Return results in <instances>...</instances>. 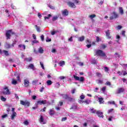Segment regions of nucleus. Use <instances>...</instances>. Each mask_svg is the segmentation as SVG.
Here are the masks:
<instances>
[{
  "label": "nucleus",
  "instance_id": "473e14b6",
  "mask_svg": "<svg viewBox=\"0 0 127 127\" xmlns=\"http://www.w3.org/2000/svg\"><path fill=\"white\" fill-rule=\"evenodd\" d=\"M96 76H97V77H99V78H102V74L100 72H96Z\"/></svg>",
  "mask_w": 127,
  "mask_h": 127
},
{
  "label": "nucleus",
  "instance_id": "f03ea898",
  "mask_svg": "<svg viewBox=\"0 0 127 127\" xmlns=\"http://www.w3.org/2000/svg\"><path fill=\"white\" fill-rule=\"evenodd\" d=\"M96 53L97 56H101L102 57H105L106 56V54L101 50H97Z\"/></svg>",
  "mask_w": 127,
  "mask_h": 127
},
{
  "label": "nucleus",
  "instance_id": "de8ad7c7",
  "mask_svg": "<svg viewBox=\"0 0 127 127\" xmlns=\"http://www.w3.org/2000/svg\"><path fill=\"white\" fill-rule=\"evenodd\" d=\"M55 87H56V88H59V87H60V84L59 83V82H58V83H57L56 84Z\"/></svg>",
  "mask_w": 127,
  "mask_h": 127
},
{
  "label": "nucleus",
  "instance_id": "2eb2a0df",
  "mask_svg": "<svg viewBox=\"0 0 127 127\" xmlns=\"http://www.w3.org/2000/svg\"><path fill=\"white\" fill-rule=\"evenodd\" d=\"M16 117V112H13L12 113V114L11 115L10 118H11V120L12 121H13V120H14V118Z\"/></svg>",
  "mask_w": 127,
  "mask_h": 127
},
{
  "label": "nucleus",
  "instance_id": "680f3d73",
  "mask_svg": "<svg viewBox=\"0 0 127 127\" xmlns=\"http://www.w3.org/2000/svg\"><path fill=\"white\" fill-rule=\"evenodd\" d=\"M15 97L17 100H19V97H18V95L17 94H15Z\"/></svg>",
  "mask_w": 127,
  "mask_h": 127
},
{
  "label": "nucleus",
  "instance_id": "c9c22d12",
  "mask_svg": "<svg viewBox=\"0 0 127 127\" xmlns=\"http://www.w3.org/2000/svg\"><path fill=\"white\" fill-rule=\"evenodd\" d=\"M28 68H30V69H34V65L33 64H30L28 66Z\"/></svg>",
  "mask_w": 127,
  "mask_h": 127
},
{
  "label": "nucleus",
  "instance_id": "4be33fe9",
  "mask_svg": "<svg viewBox=\"0 0 127 127\" xmlns=\"http://www.w3.org/2000/svg\"><path fill=\"white\" fill-rule=\"evenodd\" d=\"M35 28L38 32H40L41 31V29H40V27L37 26V25H35Z\"/></svg>",
  "mask_w": 127,
  "mask_h": 127
},
{
  "label": "nucleus",
  "instance_id": "3c124183",
  "mask_svg": "<svg viewBox=\"0 0 127 127\" xmlns=\"http://www.w3.org/2000/svg\"><path fill=\"white\" fill-rule=\"evenodd\" d=\"M102 40L100 39L99 37H96V42H99V41H101Z\"/></svg>",
  "mask_w": 127,
  "mask_h": 127
},
{
  "label": "nucleus",
  "instance_id": "1a4fd4ad",
  "mask_svg": "<svg viewBox=\"0 0 127 127\" xmlns=\"http://www.w3.org/2000/svg\"><path fill=\"white\" fill-rule=\"evenodd\" d=\"M118 16V15L117 14L116 12H114L112 13V16L110 17V19L113 20L114 19V18H117Z\"/></svg>",
  "mask_w": 127,
  "mask_h": 127
},
{
  "label": "nucleus",
  "instance_id": "052dcab7",
  "mask_svg": "<svg viewBox=\"0 0 127 127\" xmlns=\"http://www.w3.org/2000/svg\"><path fill=\"white\" fill-rule=\"evenodd\" d=\"M113 111H114V109H111L108 110V113L110 114V113H112V112H113Z\"/></svg>",
  "mask_w": 127,
  "mask_h": 127
},
{
  "label": "nucleus",
  "instance_id": "09e8293b",
  "mask_svg": "<svg viewBox=\"0 0 127 127\" xmlns=\"http://www.w3.org/2000/svg\"><path fill=\"white\" fill-rule=\"evenodd\" d=\"M37 82H38V80H33L32 83L33 85H35L36 83H37Z\"/></svg>",
  "mask_w": 127,
  "mask_h": 127
},
{
  "label": "nucleus",
  "instance_id": "8fccbe9b",
  "mask_svg": "<svg viewBox=\"0 0 127 127\" xmlns=\"http://www.w3.org/2000/svg\"><path fill=\"white\" fill-rule=\"evenodd\" d=\"M46 41V42H50V41H51V39L47 37Z\"/></svg>",
  "mask_w": 127,
  "mask_h": 127
},
{
  "label": "nucleus",
  "instance_id": "864d4df0",
  "mask_svg": "<svg viewBox=\"0 0 127 127\" xmlns=\"http://www.w3.org/2000/svg\"><path fill=\"white\" fill-rule=\"evenodd\" d=\"M69 116L70 118H72V119H74V118H75V117L74 116L73 113L70 114Z\"/></svg>",
  "mask_w": 127,
  "mask_h": 127
},
{
  "label": "nucleus",
  "instance_id": "5701e85b",
  "mask_svg": "<svg viewBox=\"0 0 127 127\" xmlns=\"http://www.w3.org/2000/svg\"><path fill=\"white\" fill-rule=\"evenodd\" d=\"M55 114V112H54V110L51 109L50 110V112H49V115H50V116H53V115Z\"/></svg>",
  "mask_w": 127,
  "mask_h": 127
},
{
  "label": "nucleus",
  "instance_id": "6e6d98bb",
  "mask_svg": "<svg viewBox=\"0 0 127 127\" xmlns=\"http://www.w3.org/2000/svg\"><path fill=\"white\" fill-rule=\"evenodd\" d=\"M41 39L42 41H44V35H42L41 36Z\"/></svg>",
  "mask_w": 127,
  "mask_h": 127
},
{
  "label": "nucleus",
  "instance_id": "4d7b16f0",
  "mask_svg": "<svg viewBox=\"0 0 127 127\" xmlns=\"http://www.w3.org/2000/svg\"><path fill=\"white\" fill-rule=\"evenodd\" d=\"M28 121H25L24 122V124L25 125V126H28Z\"/></svg>",
  "mask_w": 127,
  "mask_h": 127
},
{
  "label": "nucleus",
  "instance_id": "f8f14e48",
  "mask_svg": "<svg viewBox=\"0 0 127 127\" xmlns=\"http://www.w3.org/2000/svg\"><path fill=\"white\" fill-rule=\"evenodd\" d=\"M24 85L25 87V88H27L28 86H29V80L27 79H25L24 80Z\"/></svg>",
  "mask_w": 127,
  "mask_h": 127
},
{
  "label": "nucleus",
  "instance_id": "58836bf2",
  "mask_svg": "<svg viewBox=\"0 0 127 127\" xmlns=\"http://www.w3.org/2000/svg\"><path fill=\"white\" fill-rule=\"evenodd\" d=\"M104 71H105V72H109V71H110V68L107 66H105Z\"/></svg>",
  "mask_w": 127,
  "mask_h": 127
},
{
  "label": "nucleus",
  "instance_id": "9d476101",
  "mask_svg": "<svg viewBox=\"0 0 127 127\" xmlns=\"http://www.w3.org/2000/svg\"><path fill=\"white\" fill-rule=\"evenodd\" d=\"M67 5H68L69 7H71L72 8H75L76 7V5H75L74 3L70 1L67 2Z\"/></svg>",
  "mask_w": 127,
  "mask_h": 127
},
{
  "label": "nucleus",
  "instance_id": "5fc2aeb1",
  "mask_svg": "<svg viewBox=\"0 0 127 127\" xmlns=\"http://www.w3.org/2000/svg\"><path fill=\"white\" fill-rule=\"evenodd\" d=\"M80 98L81 99V100H84L85 99V95H81L80 96Z\"/></svg>",
  "mask_w": 127,
  "mask_h": 127
},
{
  "label": "nucleus",
  "instance_id": "b1692460",
  "mask_svg": "<svg viewBox=\"0 0 127 127\" xmlns=\"http://www.w3.org/2000/svg\"><path fill=\"white\" fill-rule=\"evenodd\" d=\"M7 108L6 109V111L8 114V112H10V108H11V105H7Z\"/></svg>",
  "mask_w": 127,
  "mask_h": 127
},
{
  "label": "nucleus",
  "instance_id": "338daca9",
  "mask_svg": "<svg viewBox=\"0 0 127 127\" xmlns=\"http://www.w3.org/2000/svg\"><path fill=\"white\" fill-rule=\"evenodd\" d=\"M102 92H105V91H106V86H104L102 88Z\"/></svg>",
  "mask_w": 127,
  "mask_h": 127
},
{
  "label": "nucleus",
  "instance_id": "a211bd4d",
  "mask_svg": "<svg viewBox=\"0 0 127 127\" xmlns=\"http://www.w3.org/2000/svg\"><path fill=\"white\" fill-rule=\"evenodd\" d=\"M32 60V58L31 57L26 58L24 59V61H26V62H31Z\"/></svg>",
  "mask_w": 127,
  "mask_h": 127
},
{
  "label": "nucleus",
  "instance_id": "a18cd8bd",
  "mask_svg": "<svg viewBox=\"0 0 127 127\" xmlns=\"http://www.w3.org/2000/svg\"><path fill=\"white\" fill-rule=\"evenodd\" d=\"M115 55V57L116 58H120V57L121 56L119 54H118V53H116Z\"/></svg>",
  "mask_w": 127,
  "mask_h": 127
},
{
  "label": "nucleus",
  "instance_id": "72a5a7b5",
  "mask_svg": "<svg viewBox=\"0 0 127 127\" xmlns=\"http://www.w3.org/2000/svg\"><path fill=\"white\" fill-rule=\"evenodd\" d=\"M51 16H52V15L50 14H48V16H45L44 17L45 20H46V19H49V18H50V17H51Z\"/></svg>",
  "mask_w": 127,
  "mask_h": 127
},
{
  "label": "nucleus",
  "instance_id": "ea45409f",
  "mask_svg": "<svg viewBox=\"0 0 127 127\" xmlns=\"http://www.w3.org/2000/svg\"><path fill=\"white\" fill-rule=\"evenodd\" d=\"M115 101H108V104L109 105H115Z\"/></svg>",
  "mask_w": 127,
  "mask_h": 127
},
{
  "label": "nucleus",
  "instance_id": "ddd939ff",
  "mask_svg": "<svg viewBox=\"0 0 127 127\" xmlns=\"http://www.w3.org/2000/svg\"><path fill=\"white\" fill-rule=\"evenodd\" d=\"M105 33L108 39H111V38H112L111 33H110V30H108L107 31H106Z\"/></svg>",
  "mask_w": 127,
  "mask_h": 127
},
{
  "label": "nucleus",
  "instance_id": "4468645a",
  "mask_svg": "<svg viewBox=\"0 0 127 127\" xmlns=\"http://www.w3.org/2000/svg\"><path fill=\"white\" fill-rule=\"evenodd\" d=\"M39 122L42 125H45V124H46V123H45V122L44 121V119H43V116H40Z\"/></svg>",
  "mask_w": 127,
  "mask_h": 127
},
{
  "label": "nucleus",
  "instance_id": "603ef678",
  "mask_svg": "<svg viewBox=\"0 0 127 127\" xmlns=\"http://www.w3.org/2000/svg\"><path fill=\"white\" fill-rule=\"evenodd\" d=\"M8 115L7 114H5V115H2V116H1V118H2V119H5L6 117H8Z\"/></svg>",
  "mask_w": 127,
  "mask_h": 127
},
{
  "label": "nucleus",
  "instance_id": "4c0bfd02",
  "mask_svg": "<svg viewBox=\"0 0 127 127\" xmlns=\"http://www.w3.org/2000/svg\"><path fill=\"white\" fill-rule=\"evenodd\" d=\"M57 19H58V16H54L53 17L52 20H53V21H55V20H57Z\"/></svg>",
  "mask_w": 127,
  "mask_h": 127
},
{
  "label": "nucleus",
  "instance_id": "f704fd0d",
  "mask_svg": "<svg viewBox=\"0 0 127 127\" xmlns=\"http://www.w3.org/2000/svg\"><path fill=\"white\" fill-rule=\"evenodd\" d=\"M92 64H94L95 65H97V60L93 59L92 60L91 62Z\"/></svg>",
  "mask_w": 127,
  "mask_h": 127
},
{
  "label": "nucleus",
  "instance_id": "13d9d810",
  "mask_svg": "<svg viewBox=\"0 0 127 127\" xmlns=\"http://www.w3.org/2000/svg\"><path fill=\"white\" fill-rule=\"evenodd\" d=\"M40 65L42 68L44 70V65H43V63H42L41 62H40Z\"/></svg>",
  "mask_w": 127,
  "mask_h": 127
},
{
  "label": "nucleus",
  "instance_id": "f3484780",
  "mask_svg": "<svg viewBox=\"0 0 127 127\" xmlns=\"http://www.w3.org/2000/svg\"><path fill=\"white\" fill-rule=\"evenodd\" d=\"M19 48H21V49H23V50H25V45L20 44L18 45Z\"/></svg>",
  "mask_w": 127,
  "mask_h": 127
},
{
  "label": "nucleus",
  "instance_id": "bf43d9fd",
  "mask_svg": "<svg viewBox=\"0 0 127 127\" xmlns=\"http://www.w3.org/2000/svg\"><path fill=\"white\" fill-rule=\"evenodd\" d=\"M67 120V117H64L62 119V122H65Z\"/></svg>",
  "mask_w": 127,
  "mask_h": 127
},
{
  "label": "nucleus",
  "instance_id": "393cba45",
  "mask_svg": "<svg viewBox=\"0 0 127 127\" xmlns=\"http://www.w3.org/2000/svg\"><path fill=\"white\" fill-rule=\"evenodd\" d=\"M119 12L121 14H124V9H123V7H119Z\"/></svg>",
  "mask_w": 127,
  "mask_h": 127
},
{
  "label": "nucleus",
  "instance_id": "412c9836",
  "mask_svg": "<svg viewBox=\"0 0 127 127\" xmlns=\"http://www.w3.org/2000/svg\"><path fill=\"white\" fill-rule=\"evenodd\" d=\"M84 39H85V37L82 36L81 37L78 38V41L82 42L84 41Z\"/></svg>",
  "mask_w": 127,
  "mask_h": 127
},
{
  "label": "nucleus",
  "instance_id": "cd10ccee",
  "mask_svg": "<svg viewBox=\"0 0 127 127\" xmlns=\"http://www.w3.org/2000/svg\"><path fill=\"white\" fill-rule=\"evenodd\" d=\"M59 32V31L57 30V31H53L51 32V34L52 35H55V34H56Z\"/></svg>",
  "mask_w": 127,
  "mask_h": 127
},
{
  "label": "nucleus",
  "instance_id": "49530a36",
  "mask_svg": "<svg viewBox=\"0 0 127 127\" xmlns=\"http://www.w3.org/2000/svg\"><path fill=\"white\" fill-rule=\"evenodd\" d=\"M77 109V106L76 105L73 106L71 107V108L70 109V110H76Z\"/></svg>",
  "mask_w": 127,
  "mask_h": 127
},
{
  "label": "nucleus",
  "instance_id": "e433bc0d",
  "mask_svg": "<svg viewBox=\"0 0 127 127\" xmlns=\"http://www.w3.org/2000/svg\"><path fill=\"white\" fill-rule=\"evenodd\" d=\"M89 17H90L91 19H93L94 18L96 17V15L95 14L90 15L89 16Z\"/></svg>",
  "mask_w": 127,
  "mask_h": 127
},
{
  "label": "nucleus",
  "instance_id": "0eeeda50",
  "mask_svg": "<svg viewBox=\"0 0 127 127\" xmlns=\"http://www.w3.org/2000/svg\"><path fill=\"white\" fill-rule=\"evenodd\" d=\"M20 104L22 105L23 106H27V107H29V105H30V103L27 101H23L22 100H20Z\"/></svg>",
  "mask_w": 127,
  "mask_h": 127
},
{
  "label": "nucleus",
  "instance_id": "39448f33",
  "mask_svg": "<svg viewBox=\"0 0 127 127\" xmlns=\"http://www.w3.org/2000/svg\"><path fill=\"white\" fill-rule=\"evenodd\" d=\"M47 104V101L45 100H39L37 101V103H35V106H38V105H45Z\"/></svg>",
  "mask_w": 127,
  "mask_h": 127
},
{
  "label": "nucleus",
  "instance_id": "9b49d317",
  "mask_svg": "<svg viewBox=\"0 0 127 127\" xmlns=\"http://www.w3.org/2000/svg\"><path fill=\"white\" fill-rule=\"evenodd\" d=\"M103 114V112H101L100 111H96V114L97 115L98 117H99V118H102L103 119L104 118V115Z\"/></svg>",
  "mask_w": 127,
  "mask_h": 127
},
{
  "label": "nucleus",
  "instance_id": "7ed1b4c3",
  "mask_svg": "<svg viewBox=\"0 0 127 127\" xmlns=\"http://www.w3.org/2000/svg\"><path fill=\"white\" fill-rule=\"evenodd\" d=\"M73 78L76 80V81H79V82H84L85 81V78H84L83 76H81L79 77L77 75H73Z\"/></svg>",
  "mask_w": 127,
  "mask_h": 127
},
{
  "label": "nucleus",
  "instance_id": "0e129e2a",
  "mask_svg": "<svg viewBox=\"0 0 127 127\" xmlns=\"http://www.w3.org/2000/svg\"><path fill=\"white\" fill-rule=\"evenodd\" d=\"M59 78L60 80H64V79H65V76H60Z\"/></svg>",
  "mask_w": 127,
  "mask_h": 127
},
{
  "label": "nucleus",
  "instance_id": "774afa93",
  "mask_svg": "<svg viewBox=\"0 0 127 127\" xmlns=\"http://www.w3.org/2000/svg\"><path fill=\"white\" fill-rule=\"evenodd\" d=\"M43 90H44V87H42L41 89H40V92H41V93H42V92H43Z\"/></svg>",
  "mask_w": 127,
  "mask_h": 127
},
{
  "label": "nucleus",
  "instance_id": "7c9ffc66",
  "mask_svg": "<svg viewBox=\"0 0 127 127\" xmlns=\"http://www.w3.org/2000/svg\"><path fill=\"white\" fill-rule=\"evenodd\" d=\"M47 84L48 85V86H51V85H52V81L50 80L47 81Z\"/></svg>",
  "mask_w": 127,
  "mask_h": 127
},
{
  "label": "nucleus",
  "instance_id": "bb28decb",
  "mask_svg": "<svg viewBox=\"0 0 127 127\" xmlns=\"http://www.w3.org/2000/svg\"><path fill=\"white\" fill-rule=\"evenodd\" d=\"M84 103L86 104V105H89L91 103V100L87 99L84 101Z\"/></svg>",
  "mask_w": 127,
  "mask_h": 127
},
{
  "label": "nucleus",
  "instance_id": "6ab92c4d",
  "mask_svg": "<svg viewBox=\"0 0 127 127\" xmlns=\"http://www.w3.org/2000/svg\"><path fill=\"white\" fill-rule=\"evenodd\" d=\"M68 13L69 12L66 9H65L63 11V15L64 16L68 15Z\"/></svg>",
  "mask_w": 127,
  "mask_h": 127
},
{
  "label": "nucleus",
  "instance_id": "6e6552de",
  "mask_svg": "<svg viewBox=\"0 0 127 127\" xmlns=\"http://www.w3.org/2000/svg\"><path fill=\"white\" fill-rule=\"evenodd\" d=\"M125 92V88H119L116 91V94H119L122 93H124Z\"/></svg>",
  "mask_w": 127,
  "mask_h": 127
},
{
  "label": "nucleus",
  "instance_id": "f257e3e1",
  "mask_svg": "<svg viewBox=\"0 0 127 127\" xmlns=\"http://www.w3.org/2000/svg\"><path fill=\"white\" fill-rule=\"evenodd\" d=\"M61 97H63V99L64 100H67L69 102H72L73 101V98L68 96L67 94H61Z\"/></svg>",
  "mask_w": 127,
  "mask_h": 127
},
{
  "label": "nucleus",
  "instance_id": "423d86ee",
  "mask_svg": "<svg viewBox=\"0 0 127 127\" xmlns=\"http://www.w3.org/2000/svg\"><path fill=\"white\" fill-rule=\"evenodd\" d=\"M3 95H10V92H9V89L6 87L4 88V91L2 92Z\"/></svg>",
  "mask_w": 127,
  "mask_h": 127
},
{
  "label": "nucleus",
  "instance_id": "37998d69",
  "mask_svg": "<svg viewBox=\"0 0 127 127\" xmlns=\"http://www.w3.org/2000/svg\"><path fill=\"white\" fill-rule=\"evenodd\" d=\"M1 100H2V102H5L6 101V98H4L3 96H1Z\"/></svg>",
  "mask_w": 127,
  "mask_h": 127
},
{
  "label": "nucleus",
  "instance_id": "e2e57ef3",
  "mask_svg": "<svg viewBox=\"0 0 127 127\" xmlns=\"http://www.w3.org/2000/svg\"><path fill=\"white\" fill-rule=\"evenodd\" d=\"M38 42H39L38 41H36V40L32 41V43H33L34 44L38 43Z\"/></svg>",
  "mask_w": 127,
  "mask_h": 127
},
{
  "label": "nucleus",
  "instance_id": "a878e982",
  "mask_svg": "<svg viewBox=\"0 0 127 127\" xmlns=\"http://www.w3.org/2000/svg\"><path fill=\"white\" fill-rule=\"evenodd\" d=\"M11 83H12V85H16V84H17V81H16L14 79H12Z\"/></svg>",
  "mask_w": 127,
  "mask_h": 127
},
{
  "label": "nucleus",
  "instance_id": "aec40b11",
  "mask_svg": "<svg viewBox=\"0 0 127 127\" xmlns=\"http://www.w3.org/2000/svg\"><path fill=\"white\" fill-rule=\"evenodd\" d=\"M98 101L99 103L101 104H104V102H105L104 101V99H103L102 98H98Z\"/></svg>",
  "mask_w": 127,
  "mask_h": 127
},
{
  "label": "nucleus",
  "instance_id": "79ce46f5",
  "mask_svg": "<svg viewBox=\"0 0 127 127\" xmlns=\"http://www.w3.org/2000/svg\"><path fill=\"white\" fill-rule=\"evenodd\" d=\"M48 6L50 7V8H51V9H55V7L52 5L48 4Z\"/></svg>",
  "mask_w": 127,
  "mask_h": 127
},
{
  "label": "nucleus",
  "instance_id": "2f4dec72",
  "mask_svg": "<svg viewBox=\"0 0 127 127\" xmlns=\"http://www.w3.org/2000/svg\"><path fill=\"white\" fill-rule=\"evenodd\" d=\"M3 53L4 54V55H5V56H8V55H9L8 52H7V51L3 50Z\"/></svg>",
  "mask_w": 127,
  "mask_h": 127
},
{
  "label": "nucleus",
  "instance_id": "20e7f679",
  "mask_svg": "<svg viewBox=\"0 0 127 127\" xmlns=\"http://www.w3.org/2000/svg\"><path fill=\"white\" fill-rule=\"evenodd\" d=\"M11 34L13 35L14 34V32H12V30H9L6 32V37H7V39H10Z\"/></svg>",
  "mask_w": 127,
  "mask_h": 127
},
{
  "label": "nucleus",
  "instance_id": "c85d7f7f",
  "mask_svg": "<svg viewBox=\"0 0 127 127\" xmlns=\"http://www.w3.org/2000/svg\"><path fill=\"white\" fill-rule=\"evenodd\" d=\"M5 48H10L11 47V45H10L9 44L6 43L5 45Z\"/></svg>",
  "mask_w": 127,
  "mask_h": 127
},
{
  "label": "nucleus",
  "instance_id": "69168bd1",
  "mask_svg": "<svg viewBox=\"0 0 127 127\" xmlns=\"http://www.w3.org/2000/svg\"><path fill=\"white\" fill-rule=\"evenodd\" d=\"M98 84H103V80H98Z\"/></svg>",
  "mask_w": 127,
  "mask_h": 127
},
{
  "label": "nucleus",
  "instance_id": "c756f323",
  "mask_svg": "<svg viewBox=\"0 0 127 127\" xmlns=\"http://www.w3.org/2000/svg\"><path fill=\"white\" fill-rule=\"evenodd\" d=\"M90 111L92 114H95V113H97V111L94 110V108L90 109Z\"/></svg>",
  "mask_w": 127,
  "mask_h": 127
},
{
  "label": "nucleus",
  "instance_id": "dca6fc26",
  "mask_svg": "<svg viewBox=\"0 0 127 127\" xmlns=\"http://www.w3.org/2000/svg\"><path fill=\"white\" fill-rule=\"evenodd\" d=\"M38 52L39 53H40V54H42L44 53V50H43V49L42 48V47H40L38 49Z\"/></svg>",
  "mask_w": 127,
  "mask_h": 127
},
{
  "label": "nucleus",
  "instance_id": "c03bdc74",
  "mask_svg": "<svg viewBox=\"0 0 127 127\" xmlns=\"http://www.w3.org/2000/svg\"><path fill=\"white\" fill-rule=\"evenodd\" d=\"M105 85H106V86H111L112 84L110 81H107L105 83Z\"/></svg>",
  "mask_w": 127,
  "mask_h": 127
},
{
  "label": "nucleus",
  "instance_id": "a19ab883",
  "mask_svg": "<svg viewBox=\"0 0 127 127\" xmlns=\"http://www.w3.org/2000/svg\"><path fill=\"white\" fill-rule=\"evenodd\" d=\"M60 66H63V65H65V62L64 61H61L59 63Z\"/></svg>",
  "mask_w": 127,
  "mask_h": 127
}]
</instances>
